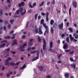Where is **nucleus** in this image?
I'll use <instances>...</instances> for the list:
<instances>
[{"label": "nucleus", "instance_id": "39448f33", "mask_svg": "<svg viewBox=\"0 0 78 78\" xmlns=\"http://www.w3.org/2000/svg\"><path fill=\"white\" fill-rule=\"evenodd\" d=\"M42 26H40L38 28L39 31L38 33L39 34H42L43 33L42 31Z\"/></svg>", "mask_w": 78, "mask_h": 78}, {"label": "nucleus", "instance_id": "f257e3e1", "mask_svg": "<svg viewBox=\"0 0 78 78\" xmlns=\"http://www.w3.org/2000/svg\"><path fill=\"white\" fill-rule=\"evenodd\" d=\"M32 3L31 2H29L28 3V5L29 6V7L30 8H34V7L36 6L37 4L35 2L33 3V5H32Z\"/></svg>", "mask_w": 78, "mask_h": 78}, {"label": "nucleus", "instance_id": "8fccbe9b", "mask_svg": "<svg viewBox=\"0 0 78 78\" xmlns=\"http://www.w3.org/2000/svg\"><path fill=\"white\" fill-rule=\"evenodd\" d=\"M8 27L9 29H10L11 28V24H9L8 25Z\"/></svg>", "mask_w": 78, "mask_h": 78}, {"label": "nucleus", "instance_id": "f03ea898", "mask_svg": "<svg viewBox=\"0 0 78 78\" xmlns=\"http://www.w3.org/2000/svg\"><path fill=\"white\" fill-rule=\"evenodd\" d=\"M43 50L44 51H45L47 50L46 46H47V43L45 39H43Z\"/></svg>", "mask_w": 78, "mask_h": 78}, {"label": "nucleus", "instance_id": "338daca9", "mask_svg": "<svg viewBox=\"0 0 78 78\" xmlns=\"http://www.w3.org/2000/svg\"><path fill=\"white\" fill-rule=\"evenodd\" d=\"M3 28H4V30H6V27H5V26H4Z\"/></svg>", "mask_w": 78, "mask_h": 78}, {"label": "nucleus", "instance_id": "a19ab883", "mask_svg": "<svg viewBox=\"0 0 78 78\" xmlns=\"http://www.w3.org/2000/svg\"><path fill=\"white\" fill-rule=\"evenodd\" d=\"M69 53L70 54V55H72L74 53V51H72L71 52H69Z\"/></svg>", "mask_w": 78, "mask_h": 78}, {"label": "nucleus", "instance_id": "f3484780", "mask_svg": "<svg viewBox=\"0 0 78 78\" xmlns=\"http://www.w3.org/2000/svg\"><path fill=\"white\" fill-rule=\"evenodd\" d=\"M38 68H39V69H40V71H42L43 69H44V68H43V66H38Z\"/></svg>", "mask_w": 78, "mask_h": 78}, {"label": "nucleus", "instance_id": "603ef678", "mask_svg": "<svg viewBox=\"0 0 78 78\" xmlns=\"http://www.w3.org/2000/svg\"><path fill=\"white\" fill-rule=\"evenodd\" d=\"M70 60L71 61H73V62H74L75 61L73 60V59L72 58H70Z\"/></svg>", "mask_w": 78, "mask_h": 78}, {"label": "nucleus", "instance_id": "5701e85b", "mask_svg": "<svg viewBox=\"0 0 78 78\" xmlns=\"http://www.w3.org/2000/svg\"><path fill=\"white\" fill-rule=\"evenodd\" d=\"M71 11H72V8L70 7L69 10V16L71 15Z\"/></svg>", "mask_w": 78, "mask_h": 78}, {"label": "nucleus", "instance_id": "f8f14e48", "mask_svg": "<svg viewBox=\"0 0 78 78\" xmlns=\"http://www.w3.org/2000/svg\"><path fill=\"white\" fill-rule=\"evenodd\" d=\"M18 5L19 7H21V6H23L25 5V3L23 2H22L18 4Z\"/></svg>", "mask_w": 78, "mask_h": 78}, {"label": "nucleus", "instance_id": "58836bf2", "mask_svg": "<svg viewBox=\"0 0 78 78\" xmlns=\"http://www.w3.org/2000/svg\"><path fill=\"white\" fill-rule=\"evenodd\" d=\"M71 66L74 67V69H75V67H76V65H75L72 64L71 65Z\"/></svg>", "mask_w": 78, "mask_h": 78}, {"label": "nucleus", "instance_id": "09e8293b", "mask_svg": "<svg viewBox=\"0 0 78 78\" xmlns=\"http://www.w3.org/2000/svg\"><path fill=\"white\" fill-rule=\"evenodd\" d=\"M6 76L8 77H9V76H10V73H7Z\"/></svg>", "mask_w": 78, "mask_h": 78}, {"label": "nucleus", "instance_id": "0e129e2a", "mask_svg": "<svg viewBox=\"0 0 78 78\" xmlns=\"http://www.w3.org/2000/svg\"><path fill=\"white\" fill-rule=\"evenodd\" d=\"M45 14L44 12H42L41 13V15L42 16H45Z\"/></svg>", "mask_w": 78, "mask_h": 78}, {"label": "nucleus", "instance_id": "aec40b11", "mask_svg": "<svg viewBox=\"0 0 78 78\" xmlns=\"http://www.w3.org/2000/svg\"><path fill=\"white\" fill-rule=\"evenodd\" d=\"M54 22H55V21H54L53 20H51L50 22V23L51 25H53V23H54Z\"/></svg>", "mask_w": 78, "mask_h": 78}, {"label": "nucleus", "instance_id": "a18cd8bd", "mask_svg": "<svg viewBox=\"0 0 78 78\" xmlns=\"http://www.w3.org/2000/svg\"><path fill=\"white\" fill-rule=\"evenodd\" d=\"M0 14L2 16V14H3V11H2V10L1 9L0 10Z\"/></svg>", "mask_w": 78, "mask_h": 78}, {"label": "nucleus", "instance_id": "20e7f679", "mask_svg": "<svg viewBox=\"0 0 78 78\" xmlns=\"http://www.w3.org/2000/svg\"><path fill=\"white\" fill-rule=\"evenodd\" d=\"M24 48H25L24 46H20V48H18V50L19 51H24L25 50Z\"/></svg>", "mask_w": 78, "mask_h": 78}, {"label": "nucleus", "instance_id": "4d7b16f0", "mask_svg": "<svg viewBox=\"0 0 78 78\" xmlns=\"http://www.w3.org/2000/svg\"><path fill=\"white\" fill-rule=\"evenodd\" d=\"M77 36V34H76V33H74L73 34V36Z\"/></svg>", "mask_w": 78, "mask_h": 78}, {"label": "nucleus", "instance_id": "c03bdc74", "mask_svg": "<svg viewBox=\"0 0 78 78\" xmlns=\"http://www.w3.org/2000/svg\"><path fill=\"white\" fill-rule=\"evenodd\" d=\"M7 42V41L6 40H3L1 41V44H2L3 42Z\"/></svg>", "mask_w": 78, "mask_h": 78}, {"label": "nucleus", "instance_id": "9d476101", "mask_svg": "<svg viewBox=\"0 0 78 78\" xmlns=\"http://www.w3.org/2000/svg\"><path fill=\"white\" fill-rule=\"evenodd\" d=\"M78 4L77 2H74L73 3V6L74 8H76L77 7V5Z\"/></svg>", "mask_w": 78, "mask_h": 78}, {"label": "nucleus", "instance_id": "7ed1b4c3", "mask_svg": "<svg viewBox=\"0 0 78 78\" xmlns=\"http://www.w3.org/2000/svg\"><path fill=\"white\" fill-rule=\"evenodd\" d=\"M44 27L46 30H45V31L44 33V35H46V33L47 34H48L49 33V29L48 28V27H46L45 26Z\"/></svg>", "mask_w": 78, "mask_h": 78}, {"label": "nucleus", "instance_id": "ea45409f", "mask_svg": "<svg viewBox=\"0 0 78 78\" xmlns=\"http://www.w3.org/2000/svg\"><path fill=\"white\" fill-rule=\"evenodd\" d=\"M44 2L43 1L41 4L39 5V6L41 7V6H43V5H44Z\"/></svg>", "mask_w": 78, "mask_h": 78}, {"label": "nucleus", "instance_id": "de8ad7c7", "mask_svg": "<svg viewBox=\"0 0 78 78\" xmlns=\"http://www.w3.org/2000/svg\"><path fill=\"white\" fill-rule=\"evenodd\" d=\"M74 39V37H73L70 38V39L71 42H72V41H73V40Z\"/></svg>", "mask_w": 78, "mask_h": 78}, {"label": "nucleus", "instance_id": "4468645a", "mask_svg": "<svg viewBox=\"0 0 78 78\" xmlns=\"http://www.w3.org/2000/svg\"><path fill=\"white\" fill-rule=\"evenodd\" d=\"M53 27L54 29H56L57 28V25L56 23H54Z\"/></svg>", "mask_w": 78, "mask_h": 78}, {"label": "nucleus", "instance_id": "ddd939ff", "mask_svg": "<svg viewBox=\"0 0 78 78\" xmlns=\"http://www.w3.org/2000/svg\"><path fill=\"white\" fill-rule=\"evenodd\" d=\"M63 22H62L61 24L58 25V28L59 29H62V27H63Z\"/></svg>", "mask_w": 78, "mask_h": 78}, {"label": "nucleus", "instance_id": "052dcab7", "mask_svg": "<svg viewBox=\"0 0 78 78\" xmlns=\"http://www.w3.org/2000/svg\"><path fill=\"white\" fill-rule=\"evenodd\" d=\"M46 22L48 21V17H46Z\"/></svg>", "mask_w": 78, "mask_h": 78}, {"label": "nucleus", "instance_id": "2f4dec72", "mask_svg": "<svg viewBox=\"0 0 78 78\" xmlns=\"http://www.w3.org/2000/svg\"><path fill=\"white\" fill-rule=\"evenodd\" d=\"M28 25H29V22L28 21L26 23V28H28Z\"/></svg>", "mask_w": 78, "mask_h": 78}, {"label": "nucleus", "instance_id": "680f3d73", "mask_svg": "<svg viewBox=\"0 0 78 78\" xmlns=\"http://www.w3.org/2000/svg\"><path fill=\"white\" fill-rule=\"evenodd\" d=\"M30 50H31V48H28L27 49V51H30Z\"/></svg>", "mask_w": 78, "mask_h": 78}, {"label": "nucleus", "instance_id": "412c9836", "mask_svg": "<svg viewBox=\"0 0 78 78\" xmlns=\"http://www.w3.org/2000/svg\"><path fill=\"white\" fill-rule=\"evenodd\" d=\"M65 76L66 78H68L69 77V73H66L65 74Z\"/></svg>", "mask_w": 78, "mask_h": 78}, {"label": "nucleus", "instance_id": "393cba45", "mask_svg": "<svg viewBox=\"0 0 78 78\" xmlns=\"http://www.w3.org/2000/svg\"><path fill=\"white\" fill-rule=\"evenodd\" d=\"M10 64L11 66H16V65L15 63H12V62H11Z\"/></svg>", "mask_w": 78, "mask_h": 78}, {"label": "nucleus", "instance_id": "4be33fe9", "mask_svg": "<svg viewBox=\"0 0 78 78\" xmlns=\"http://www.w3.org/2000/svg\"><path fill=\"white\" fill-rule=\"evenodd\" d=\"M37 41L38 42H41V37L39 36H38L37 37Z\"/></svg>", "mask_w": 78, "mask_h": 78}, {"label": "nucleus", "instance_id": "e433bc0d", "mask_svg": "<svg viewBox=\"0 0 78 78\" xmlns=\"http://www.w3.org/2000/svg\"><path fill=\"white\" fill-rule=\"evenodd\" d=\"M14 20H10V23H11V24H12V23H13V22H14Z\"/></svg>", "mask_w": 78, "mask_h": 78}, {"label": "nucleus", "instance_id": "a878e982", "mask_svg": "<svg viewBox=\"0 0 78 78\" xmlns=\"http://www.w3.org/2000/svg\"><path fill=\"white\" fill-rule=\"evenodd\" d=\"M26 67H27V66L25 65V64H24V65L20 69H25Z\"/></svg>", "mask_w": 78, "mask_h": 78}, {"label": "nucleus", "instance_id": "774afa93", "mask_svg": "<svg viewBox=\"0 0 78 78\" xmlns=\"http://www.w3.org/2000/svg\"><path fill=\"white\" fill-rule=\"evenodd\" d=\"M4 22L5 23V24H6L8 23V21L5 20V21H4Z\"/></svg>", "mask_w": 78, "mask_h": 78}, {"label": "nucleus", "instance_id": "6e6d98bb", "mask_svg": "<svg viewBox=\"0 0 78 78\" xmlns=\"http://www.w3.org/2000/svg\"><path fill=\"white\" fill-rule=\"evenodd\" d=\"M41 19V16H38V20H39L40 19Z\"/></svg>", "mask_w": 78, "mask_h": 78}, {"label": "nucleus", "instance_id": "79ce46f5", "mask_svg": "<svg viewBox=\"0 0 78 78\" xmlns=\"http://www.w3.org/2000/svg\"><path fill=\"white\" fill-rule=\"evenodd\" d=\"M71 51V49H69V50L67 49L65 51V52H69V51Z\"/></svg>", "mask_w": 78, "mask_h": 78}, {"label": "nucleus", "instance_id": "b1692460", "mask_svg": "<svg viewBox=\"0 0 78 78\" xmlns=\"http://www.w3.org/2000/svg\"><path fill=\"white\" fill-rule=\"evenodd\" d=\"M38 50L37 51H34L31 52H30L31 54H34V53H36V52H38Z\"/></svg>", "mask_w": 78, "mask_h": 78}, {"label": "nucleus", "instance_id": "c85d7f7f", "mask_svg": "<svg viewBox=\"0 0 78 78\" xmlns=\"http://www.w3.org/2000/svg\"><path fill=\"white\" fill-rule=\"evenodd\" d=\"M38 16V14L37 13L35 15L34 18H35V20H37V16Z\"/></svg>", "mask_w": 78, "mask_h": 78}, {"label": "nucleus", "instance_id": "864d4df0", "mask_svg": "<svg viewBox=\"0 0 78 78\" xmlns=\"http://www.w3.org/2000/svg\"><path fill=\"white\" fill-rule=\"evenodd\" d=\"M62 37H65V34H63L61 35Z\"/></svg>", "mask_w": 78, "mask_h": 78}, {"label": "nucleus", "instance_id": "0eeeda50", "mask_svg": "<svg viewBox=\"0 0 78 78\" xmlns=\"http://www.w3.org/2000/svg\"><path fill=\"white\" fill-rule=\"evenodd\" d=\"M41 24H43V27H47L48 26H47V24L45 23H44V19H41Z\"/></svg>", "mask_w": 78, "mask_h": 78}, {"label": "nucleus", "instance_id": "72a5a7b5", "mask_svg": "<svg viewBox=\"0 0 78 78\" xmlns=\"http://www.w3.org/2000/svg\"><path fill=\"white\" fill-rule=\"evenodd\" d=\"M70 31V32H72L73 31V30L72 29V28L71 27H70L68 29Z\"/></svg>", "mask_w": 78, "mask_h": 78}, {"label": "nucleus", "instance_id": "7c9ffc66", "mask_svg": "<svg viewBox=\"0 0 78 78\" xmlns=\"http://www.w3.org/2000/svg\"><path fill=\"white\" fill-rule=\"evenodd\" d=\"M19 10H18L15 12V15H17V14H19Z\"/></svg>", "mask_w": 78, "mask_h": 78}, {"label": "nucleus", "instance_id": "cd10ccee", "mask_svg": "<svg viewBox=\"0 0 78 78\" xmlns=\"http://www.w3.org/2000/svg\"><path fill=\"white\" fill-rule=\"evenodd\" d=\"M21 16H23L26 13V10H25L24 12H21Z\"/></svg>", "mask_w": 78, "mask_h": 78}, {"label": "nucleus", "instance_id": "2eb2a0df", "mask_svg": "<svg viewBox=\"0 0 78 78\" xmlns=\"http://www.w3.org/2000/svg\"><path fill=\"white\" fill-rule=\"evenodd\" d=\"M13 42L14 43L12 44V45L17 44V40H13Z\"/></svg>", "mask_w": 78, "mask_h": 78}, {"label": "nucleus", "instance_id": "3c124183", "mask_svg": "<svg viewBox=\"0 0 78 78\" xmlns=\"http://www.w3.org/2000/svg\"><path fill=\"white\" fill-rule=\"evenodd\" d=\"M9 43L8 42L6 44V47H8L9 46Z\"/></svg>", "mask_w": 78, "mask_h": 78}, {"label": "nucleus", "instance_id": "dca6fc26", "mask_svg": "<svg viewBox=\"0 0 78 78\" xmlns=\"http://www.w3.org/2000/svg\"><path fill=\"white\" fill-rule=\"evenodd\" d=\"M12 58L11 57H9L8 59L5 60V62H8L9 61H11V60H12Z\"/></svg>", "mask_w": 78, "mask_h": 78}, {"label": "nucleus", "instance_id": "4c0bfd02", "mask_svg": "<svg viewBox=\"0 0 78 78\" xmlns=\"http://www.w3.org/2000/svg\"><path fill=\"white\" fill-rule=\"evenodd\" d=\"M12 36L13 37H12L11 38V39H14V38H15V36H16V34H12Z\"/></svg>", "mask_w": 78, "mask_h": 78}, {"label": "nucleus", "instance_id": "1a4fd4ad", "mask_svg": "<svg viewBox=\"0 0 78 78\" xmlns=\"http://www.w3.org/2000/svg\"><path fill=\"white\" fill-rule=\"evenodd\" d=\"M33 39H30L29 40V41H30L28 43V46L29 47H31V46L33 45Z\"/></svg>", "mask_w": 78, "mask_h": 78}, {"label": "nucleus", "instance_id": "e2e57ef3", "mask_svg": "<svg viewBox=\"0 0 78 78\" xmlns=\"http://www.w3.org/2000/svg\"><path fill=\"white\" fill-rule=\"evenodd\" d=\"M69 23L68 22H67L66 23V26L67 27H69Z\"/></svg>", "mask_w": 78, "mask_h": 78}, {"label": "nucleus", "instance_id": "37998d69", "mask_svg": "<svg viewBox=\"0 0 78 78\" xmlns=\"http://www.w3.org/2000/svg\"><path fill=\"white\" fill-rule=\"evenodd\" d=\"M31 11H32V10L30 9L28 10V13H32V12Z\"/></svg>", "mask_w": 78, "mask_h": 78}, {"label": "nucleus", "instance_id": "5fc2aeb1", "mask_svg": "<svg viewBox=\"0 0 78 78\" xmlns=\"http://www.w3.org/2000/svg\"><path fill=\"white\" fill-rule=\"evenodd\" d=\"M51 78V76H50L49 75L47 76L46 77V78Z\"/></svg>", "mask_w": 78, "mask_h": 78}, {"label": "nucleus", "instance_id": "f704fd0d", "mask_svg": "<svg viewBox=\"0 0 78 78\" xmlns=\"http://www.w3.org/2000/svg\"><path fill=\"white\" fill-rule=\"evenodd\" d=\"M67 44H64L63 46V48L64 49H66L67 48Z\"/></svg>", "mask_w": 78, "mask_h": 78}, {"label": "nucleus", "instance_id": "bb28decb", "mask_svg": "<svg viewBox=\"0 0 78 78\" xmlns=\"http://www.w3.org/2000/svg\"><path fill=\"white\" fill-rule=\"evenodd\" d=\"M10 38L11 37L9 36L5 37V39H10Z\"/></svg>", "mask_w": 78, "mask_h": 78}, {"label": "nucleus", "instance_id": "13d9d810", "mask_svg": "<svg viewBox=\"0 0 78 78\" xmlns=\"http://www.w3.org/2000/svg\"><path fill=\"white\" fill-rule=\"evenodd\" d=\"M62 55L61 54H59L58 56V58H61V57Z\"/></svg>", "mask_w": 78, "mask_h": 78}, {"label": "nucleus", "instance_id": "6ab92c4d", "mask_svg": "<svg viewBox=\"0 0 78 78\" xmlns=\"http://www.w3.org/2000/svg\"><path fill=\"white\" fill-rule=\"evenodd\" d=\"M50 31L52 34H53V32H54V30H53V27H51V30Z\"/></svg>", "mask_w": 78, "mask_h": 78}, {"label": "nucleus", "instance_id": "c756f323", "mask_svg": "<svg viewBox=\"0 0 78 78\" xmlns=\"http://www.w3.org/2000/svg\"><path fill=\"white\" fill-rule=\"evenodd\" d=\"M66 40L67 42H68V43H69V42H70V41H69V37L66 38Z\"/></svg>", "mask_w": 78, "mask_h": 78}, {"label": "nucleus", "instance_id": "c9c22d12", "mask_svg": "<svg viewBox=\"0 0 78 78\" xmlns=\"http://www.w3.org/2000/svg\"><path fill=\"white\" fill-rule=\"evenodd\" d=\"M35 32L36 34H37L38 33V29L37 28L35 30Z\"/></svg>", "mask_w": 78, "mask_h": 78}, {"label": "nucleus", "instance_id": "49530a36", "mask_svg": "<svg viewBox=\"0 0 78 78\" xmlns=\"http://www.w3.org/2000/svg\"><path fill=\"white\" fill-rule=\"evenodd\" d=\"M23 8H21L20 9V13L22 12V11H23Z\"/></svg>", "mask_w": 78, "mask_h": 78}, {"label": "nucleus", "instance_id": "423d86ee", "mask_svg": "<svg viewBox=\"0 0 78 78\" xmlns=\"http://www.w3.org/2000/svg\"><path fill=\"white\" fill-rule=\"evenodd\" d=\"M52 48H53V42L51 41L50 44V48L49 51H53V50H52Z\"/></svg>", "mask_w": 78, "mask_h": 78}, {"label": "nucleus", "instance_id": "9b49d317", "mask_svg": "<svg viewBox=\"0 0 78 78\" xmlns=\"http://www.w3.org/2000/svg\"><path fill=\"white\" fill-rule=\"evenodd\" d=\"M9 51H10V49L9 48H8L7 49H5L4 51V54H6V53H9Z\"/></svg>", "mask_w": 78, "mask_h": 78}, {"label": "nucleus", "instance_id": "6e6552de", "mask_svg": "<svg viewBox=\"0 0 78 78\" xmlns=\"http://www.w3.org/2000/svg\"><path fill=\"white\" fill-rule=\"evenodd\" d=\"M37 57L32 59V62H33V61H36V60H37V59H39V52H38L37 53Z\"/></svg>", "mask_w": 78, "mask_h": 78}, {"label": "nucleus", "instance_id": "a211bd4d", "mask_svg": "<svg viewBox=\"0 0 78 78\" xmlns=\"http://www.w3.org/2000/svg\"><path fill=\"white\" fill-rule=\"evenodd\" d=\"M5 46V44L3 43L2 44L0 45V48H4Z\"/></svg>", "mask_w": 78, "mask_h": 78}, {"label": "nucleus", "instance_id": "473e14b6", "mask_svg": "<svg viewBox=\"0 0 78 78\" xmlns=\"http://www.w3.org/2000/svg\"><path fill=\"white\" fill-rule=\"evenodd\" d=\"M10 62H7L5 64V66H9V65H10Z\"/></svg>", "mask_w": 78, "mask_h": 78}, {"label": "nucleus", "instance_id": "69168bd1", "mask_svg": "<svg viewBox=\"0 0 78 78\" xmlns=\"http://www.w3.org/2000/svg\"><path fill=\"white\" fill-rule=\"evenodd\" d=\"M11 53H12V54L14 55V54H15V53H16V52H15V51L13 52L12 51H11Z\"/></svg>", "mask_w": 78, "mask_h": 78}, {"label": "nucleus", "instance_id": "bf43d9fd", "mask_svg": "<svg viewBox=\"0 0 78 78\" xmlns=\"http://www.w3.org/2000/svg\"><path fill=\"white\" fill-rule=\"evenodd\" d=\"M55 0H52V4H55Z\"/></svg>", "mask_w": 78, "mask_h": 78}]
</instances>
